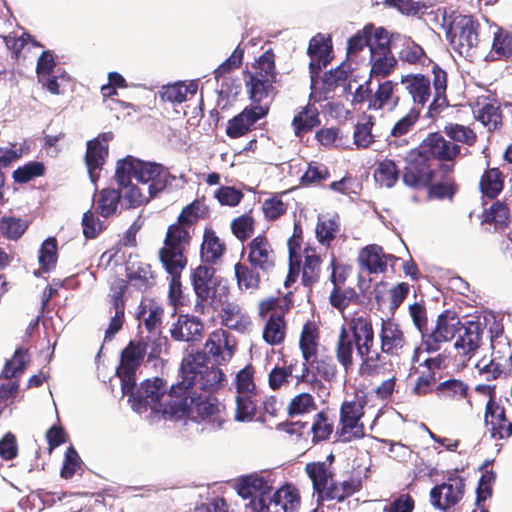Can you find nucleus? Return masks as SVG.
Returning a JSON list of instances; mask_svg holds the SVG:
<instances>
[{"instance_id": "f257e3e1", "label": "nucleus", "mask_w": 512, "mask_h": 512, "mask_svg": "<svg viewBox=\"0 0 512 512\" xmlns=\"http://www.w3.org/2000/svg\"><path fill=\"white\" fill-rule=\"evenodd\" d=\"M202 359L200 353L189 354L181 363L179 379L172 385L169 392L161 378L147 379L141 387L133 391L134 387L127 393L130 394L129 402L131 408L138 414L148 409L154 418L173 419L172 411L177 409L183 393L195 379L199 377L202 387H214L218 383L220 373L216 370H199Z\"/></svg>"}, {"instance_id": "f03ea898", "label": "nucleus", "mask_w": 512, "mask_h": 512, "mask_svg": "<svg viewBox=\"0 0 512 512\" xmlns=\"http://www.w3.org/2000/svg\"><path fill=\"white\" fill-rule=\"evenodd\" d=\"M202 359L200 369L203 371L216 370L220 373L218 383L214 387H202L200 379L197 377L195 383L191 384L181 396V400L176 410L172 411L173 420H192L195 422H205L211 429H219L225 422L224 407L212 399L202 397L199 391L213 392L219 389L224 381L225 375L219 367L208 366L205 363V356L200 354Z\"/></svg>"}, {"instance_id": "7ed1b4c3", "label": "nucleus", "mask_w": 512, "mask_h": 512, "mask_svg": "<svg viewBox=\"0 0 512 512\" xmlns=\"http://www.w3.org/2000/svg\"><path fill=\"white\" fill-rule=\"evenodd\" d=\"M374 344V330L370 317L365 313L344 316L335 347L338 362L348 371L353 366L354 347L356 356L367 360Z\"/></svg>"}, {"instance_id": "20e7f679", "label": "nucleus", "mask_w": 512, "mask_h": 512, "mask_svg": "<svg viewBox=\"0 0 512 512\" xmlns=\"http://www.w3.org/2000/svg\"><path fill=\"white\" fill-rule=\"evenodd\" d=\"M275 53L266 50L253 63L251 70L243 72L246 92L251 104L269 105L276 92L274 84L277 81Z\"/></svg>"}, {"instance_id": "39448f33", "label": "nucleus", "mask_w": 512, "mask_h": 512, "mask_svg": "<svg viewBox=\"0 0 512 512\" xmlns=\"http://www.w3.org/2000/svg\"><path fill=\"white\" fill-rule=\"evenodd\" d=\"M487 320H491L489 333L492 355L490 359L482 358L473 362V366L480 375L489 380L512 369V349L508 337L504 334L503 325L495 315L487 314Z\"/></svg>"}, {"instance_id": "423d86ee", "label": "nucleus", "mask_w": 512, "mask_h": 512, "mask_svg": "<svg viewBox=\"0 0 512 512\" xmlns=\"http://www.w3.org/2000/svg\"><path fill=\"white\" fill-rule=\"evenodd\" d=\"M481 25L473 15H456L450 22L448 37L461 56L473 57L480 44Z\"/></svg>"}, {"instance_id": "0eeeda50", "label": "nucleus", "mask_w": 512, "mask_h": 512, "mask_svg": "<svg viewBox=\"0 0 512 512\" xmlns=\"http://www.w3.org/2000/svg\"><path fill=\"white\" fill-rule=\"evenodd\" d=\"M192 238L187 226H169L164 240V246L159 250V259L165 269L174 273L183 270L187 264L184 255L185 248Z\"/></svg>"}, {"instance_id": "6e6552de", "label": "nucleus", "mask_w": 512, "mask_h": 512, "mask_svg": "<svg viewBox=\"0 0 512 512\" xmlns=\"http://www.w3.org/2000/svg\"><path fill=\"white\" fill-rule=\"evenodd\" d=\"M273 483L271 474H250L239 480L237 491L243 499L250 500L247 506L251 512H265L269 510L268 502L271 500Z\"/></svg>"}, {"instance_id": "1a4fd4ad", "label": "nucleus", "mask_w": 512, "mask_h": 512, "mask_svg": "<svg viewBox=\"0 0 512 512\" xmlns=\"http://www.w3.org/2000/svg\"><path fill=\"white\" fill-rule=\"evenodd\" d=\"M417 148L429 160H438L440 162V170L443 173L453 172V163L461 151L459 145L445 139L440 132L428 133Z\"/></svg>"}, {"instance_id": "9d476101", "label": "nucleus", "mask_w": 512, "mask_h": 512, "mask_svg": "<svg viewBox=\"0 0 512 512\" xmlns=\"http://www.w3.org/2000/svg\"><path fill=\"white\" fill-rule=\"evenodd\" d=\"M402 174L404 184L413 189H425L433 181L435 170L429 160L418 148L411 149L404 157Z\"/></svg>"}, {"instance_id": "9b49d317", "label": "nucleus", "mask_w": 512, "mask_h": 512, "mask_svg": "<svg viewBox=\"0 0 512 512\" xmlns=\"http://www.w3.org/2000/svg\"><path fill=\"white\" fill-rule=\"evenodd\" d=\"M236 347V339L231 333L217 329L208 335L202 355L205 356V363L208 366L217 367L231 361Z\"/></svg>"}, {"instance_id": "f8f14e48", "label": "nucleus", "mask_w": 512, "mask_h": 512, "mask_svg": "<svg viewBox=\"0 0 512 512\" xmlns=\"http://www.w3.org/2000/svg\"><path fill=\"white\" fill-rule=\"evenodd\" d=\"M491 320L486 321V315L483 320L477 317L474 320L466 321L461 324L458 331V338L454 344L457 356L463 357L464 360L474 362L473 357L476 355L482 340V334L486 325L490 326Z\"/></svg>"}, {"instance_id": "ddd939ff", "label": "nucleus", "mask_w": 512, "mask_h": 512, "mask_svg": "<svg viewBox=\"0 0 512 512\" xmlns=\"http://www.w3.org/2000/svg\"><path fill=\"white\" fill-rule=\"evenodd\" d=\"M365 400L356 397L351 401H345L340 411V437L344 442L359 439L364 436V427L360 419L364 414Z\"/></svg>"}, {"instance_id": "4468645a", "label": "nucleus", "mask_w": 512, "mask_h": 512, "mask_svg": "<svg viewBox=\"0 0 512 512\" xmlns=\"http://www.w3.org/2000/svg\"><path fill=\"white\" fill-rule=\"evenodd\" d=\"M269 110V105L250 104L246 106L239 114L228 120L226 135L231 139L245 136L256 129L257 122L265 118Z\"/></svg>"}, {"instance_id": "2eb2a0df", "label": "nucleus", "mask_w": 512, "mask_h": 512, "mask_svg": "<svg viewBox=\"0 0 512 512\" xmlns=\"http://www.w3.org/2000/svg\"><path fill=\"white\" fill-rule=\"evenodd\" d=\"M461 324L460 319L454 313L445 312L440 314L432 332L426 336L423 335L422 347L427 352L438 351L443 343L454 338Z\"/></svg>"}, {"instance_id": "dca6fc26", "label": "nucleus", "mask_w": 512, "mask_h": 512, "mask_svg": "<svg viewBox=\"0 0 512 512\" xmlns=\"http://www.w3.org/2000/svg\"><path fill=\"white\" fill-rule=\"evenodd\" d=\"M145 356V348L137 341H131L121 354V362L117 375L121 379L123 394H127L135 386V372Z\"/></svg>"}, {"instance_id": "f3484780", "label": "nucleus", "mask_w": 512, "mask_h": 512, "mask_svg": "<svg viewBox=\"0 0 512 512\" xmlns=\"http://www.w3.org/2000/svg\"><path fill=\"white\" fill-rule=\"evenodd\" d=\"M191 281L197 297L194 310L205 314L209 310L212 289L216 284L214 269L205 265L198 266L191 274Z\"/></svg>"}, {"instance_id": "a211bd4d", "label": "nucleus", "mask_w": 512, "mask_h": 512, "mask_svg": "<svg viewBox=\"0 0 512 512\" xmlns=\"http://www.w3.org/2000/svg\"><path fill=\"white\" fill-rule=\"evenodd\" d=\"M307 55L310 57L309 71L311 78L318 77L322 68L330 64L333 59V42L330 35L317 33L308 44Z\"/></svg>"}, {"instance_id": "6ab92c4d", "label": "nucleus", "mask_w": 512, "mask_h": 512, "mask_svg": "<svg viewBox=\"0 0 512 512\" xmlns=\"http://www.w3.org/2000/svg\"><path fill=\"white\" fill-rule=\"evenodd\" d=\"M135 179L139 182L147 184L148 192L151 196L161 192L168 186H171L176 177L171 175L167 168L158 163L139 161V166Z\"/></svg>"}, {"instance_id": "aec40b11", "label": "nucleus", "mask_w": 512, "mask_h": 512, "mask_svg": "<svg viewBox=\"0 0 512 512\" xmlns=\"http://www.w3.org/2000/svg\"><path fill=\"white\" fill-rule=\"evenodd\" d=\"M113 139L112 132L100 133L96 138L87 142V149L85 153V163L93 182H96L99 173L109 155L108 143Z\"/></svg>"}, {"instance_id": "412c9836", "label": "nucleus", "mask_w": 512, "mask_h": 512, "mask_svg": "<svg viewBox=\"0 0 512 512\" xmlns=\"http://www.w3.org/2000/svg\"><path fill=\"white\" fill-rule=\"evenodd\" d=\"M465 482L461 477H450L447 482L435 486L430 491L431 503L440 510L456 505L464 496Z\"/></svg>"}, {"instance_id": "4be33fe9", "label": "nucleus", "mask_w": 512, "mask_h": 512, "mask_svg": "<svg viewBox=\"0 0 512 512\" xmlns=\"http://www.w3.org/2000/svg\"><path fill=\"white\" fill-rule=\"evenodd\" d=\"M248 262L252 268L269 274L275 267L276 255L265 236L255 237L247 246Z\"/></svg>"}, {"instance_id": "5701e85b", "label": "nucleus", "mask_w": 512, "mask_h": 512, "mask_svg": "<svg viewBox=\"0 0 512 512\" xmlns=\"http://www.w3.org/2000/svg\"><path fill=\"white\" fill-rule=\"evenodd\" d=\"M485 425L493 439H505L512 435V421L507 418L504 407L492 398L486 404Z\"/></svg>"}, {"instance_id": "b1692460", "label": "nucleus", "mask_w": 512, "mask_h": 512, "mask_svg": "<svg viewBox=\"0 0 512 512\" xmlns=\"http://www.w3.org/2000/svg\"><path fill=\"white\" fill-rule=\"evenodd\" d=\"M394 259L393 255L384 253L381 246L371 244L360 250L357 262L362 271L368 274H381L386 272L388 262Z\"/></svg>"}, {"instance_id": "393cba45", "label": "nucleus", "mask_w": 512, "mask_h": 512, "mask_svg": "<svg viewBox=\"0 0 512 512\" xmlns=\"http://www.w3.org/2000/svg\"><path fill=\"white\" fill-rule=\"evenodd\" d=\"M400 83L404 85L405 90L411 96L413 107L421 110L426 106L432 95L429 77L421 73H410L402 75Z\"/></svg>"}, {"instance_id": "a878e982", "label": "nucleus", "mask_w": 512, "mask_h": 512, "mask_svg": "<svg viewBox=\"0 0 512 512\" xmlns=\"http://www.w3.org/2000/svg\"><path fill=\"white\" fill-rule=\"evenodd\" d=\"M434 96L428 107L429 117H434L449 106L447 98L448 75L437 63L432 65Z\"/></svg>"}, {"instance_id": "bb28decb", "label": "nucleus", "mask_w": 512, "mask_h": 512, "mask_svg": "<svg viewBox=\"0 0 512 512\" xmlns=\"http://www.w3.org/2000/svg\"><path fill=\"white\" fill-rule=\"evenodd\" d=\"M380 341L382 352L390 355L400 354L406 345L403 331L391 320H382Z\"/></svg>"}, {"instance_id": "cd10ccee", "label": "nucleus", "mask_w": 512, "mask_h": 512, "mask_svg": "<svg viewBox=\"0 0 512 512\" xmlns=\"http://www.w3.org/2000/svg\"><path fill=\"white\" fill-rule=\"evenodd\" d=\"M398 83L392 80H386L378 85L377 90L370 97L368 109L382 110L396 108L400 102V96L397 94Z\"/></svg>"}, {"instance_id": "c85d7f7f", "label": "nucleus", "mask_w": 512, "mask_h": 512, "mask_svg": "<svg viewBox=\"0 0 512 512\" xmlns=\"http://www.w3.org/2000/svg\"><path fill=\"white\" fill-rule=\"evenodd\" d=\"M202 322L195 316L179 315L177 321L170 328V335L176 341H194L201 336Z\"/></svg>"}, {"instance_id": "c756f323", "label": "nucleus", "mask_w": 512, "mask_h": 512, "mask_svg": "<svg viewBox=\"0 0 512 512\" xmlns=\"http://www.w3.org/2000/svg\"><path fill=\"white\" fill-rule=\"evenodd\" d=\"M395 39L400 43L398 57L402 62L410 65H425L427 63H433V61L427 56L423 47L416 43L411 37L400 36L397 34Z\"/></svg>"}, {"instance_id": "7c9ffc66", "label": "nucleus", "mask_w": 512, "mask_h": 512, "mask_svg": "<svg viewBox=\"0 0 512 512\" xmlns=\"http://www.w3.org/2000/svg\"><path fill=\"white\" fill-rule=\"evenodd\" d=\"M321 124L320 114L315 105L307 104L294 115L291 126L296 137L310 133Z\"/></svg>"}, {"instance_id": "2f4dec72", "label": "nucleus", "mask_w": 512, "mask_h": 512, "mask_svg": "<svg viewBox=\"0 0 512 512\" xmlns=\"http://www.w3.org/2000/svg\"><path fill=\"white\" fill-rule=\"evenodd\" d=\"M268 505L269 510L273 508L279 509V512H294L300 505V496L294 486L285 484L275 492L272 491Z\"/></svg>"}, {"instance_id": "473e14b6", "label": "nucleus", "mask_w": 512, "mask_h": 512, "mask_svg": "<svg viewBox=\"0 0 512 512\" xmlns=\"http://www.w3.org/2000/svg\"><path fill=\"white\" fill-rule=\"evenodd\" d=\"M163 314L164 310L158 302L145 298L138 307L137 318L149 332H152L160 326Z\"/></svg>"}, {"instance_id": "72a5a7b5", "label": "nucleus", "mask_w": 512, "mask_h": 512, "mask_svg": "<svg viewBox=\"0 0 512 512\" xmlns=\"http://www.w3.org/2000/svg\"><path fill=\"white\" fill-rule=\"evenodd\" d=\"M438 391L445 400L449 401H464L463 410L470 412L472 403L467 398L468 386L461 380L451 379L439 384Z\"/></svg>"}, {"instance_id": "f704fd0d", "label": "nucleus", "mask_w": 512, "mask_h": 512, "mask_svg": "<svg viewBox=\"0 0 512 512\" xmlns=\"http://www.w3.org/2000/svg\"><path fill=\"white\" fill-rule=\"evenodd\" d=\"M197 90V81H190L188 84L176 82L164 85L159 94L163 101L180 104L187 101L188 95L194 96Z\"/></svg>"}, {"instance_id": "c9c22d12", "label": "nucleus", "mask_w": 512, "mask_h": 512, "mask_svg": "<svg viewBox=\"0 0 512 512\" xmlns=\"http://www.w3.org/2000/svg\"><path fill=\"white\" fill-rule=\"evenodd\" d=\"M221 320L226 327L239 331L246 329L250 325V318L242 311L238 304L232 302L223 303Z\"/></svg>"}, {"instance_id": "e433bc0d", "label": "nucleus", "mask_w": 512, "mask_h": 512, "mask_svg": "<svg viewBox=\"0 0 512 512\" xmlns=\"http://www.w3.org/2000/svg\"><path fill=\"white\" fill-rule=\"evenodd\" d=\"M225 245L212 229H205L201 245V258L207 263H216L223 255Z\"/></svg>"}, {"instance_id": "4c0bfd02", "label": "nucleus", "mask_w": 512, "mask_h": 512, "mask_svg": "<svg viewBox=\"0 0 512 512\" xmlns=\"http://www.w3.org/2000/svg\"><path fill=\"white\" fill-rule=\"evenodd\" d=\"M301 232V226H294V233L287 242L289 250V272L284 282L286 287H289L291 284H293L299 275L300 260L298 251L300 250Z\"/></svg>"}, {"instance_id": "58836bf2", "label": "nucleus", "mask_w": 512, "mask_h": 512, "mask_svg": "<svg viewBox=\"0 0 512 512\" xmlns=\"http://www.w3.org/2000/svg\"><path fill=\"white\" fill-rule=\"evenodd\" d=\"M374 179L381 187L392 188L398 182L400 169L392 159H383L376 164Z\"/></svg>"}, {"instance_id": "ea45409f", "label": "nucleus", "mask_w": 512, "mask_h": 512, "mask_svg": "<svg viewBox=\"0 0 512 512\" xmlns=\"http://www.w3.org/2000/svg\"><path fill=\"white\" fill-rule=\"evenodd\" d=\"M482 194L489 199H496L504 187V178L498 168H489L481 176L479 182Z\"/></svg>"}, {"instance_id": "a19ab883", "label": "nucleus", "mask_w": 512, "mask_h": 512, "mask_svg": "<svg viewBox=\"0 0 512 512\" xmlns=\"http://www.w3.org/2000/svg\"><path fill=\"white\" fill-rule=\"evenodd\" d=\"M237 286L240 291L253 293L260 285V274L252 266L243 263H236L234 266Z\"/></svg>"}, {"instance_id": "79ce46f5", "label": "nucleus", "mask_w": 512, "mask_h": 512, "mask_svg": "<svg viewBox=\"0 0 512 512\" xmlns=\"http://www.w3.org/2000/svg\"><path fill=\"white\" fill-rule=\"evenodd\" d=\"M118 290H115L112 295V305L115 309V314L111 318L108 328L105 332V338H112L121 328L124 322V300L123 292L125 285L120 282Z\"/></svg>"}, {"instance_id": "37998d69", "label": "nucleus", "mask_w": 512, "mask_h": 512, "mask_svg": "<svg viewBox=\"0 0 512 512\" xmlns=\"http://www.w3.org/2000/svg\"><path fill=\"white\" fill-rule=\"evenodd\" d=\"M445 176L441 181L436 183L430 182L429 186L426 187L427 194L429 198L443 200L449 199L452 200L455 194L458 191V184L455 181V178L450 173H444Z\"/></svg>"}, {"instance_id": "c03bdc74", "label": "nucleus", "mask_w": 512, "mask_h": 512, "mask_svg": "<svg viewBox=\"0 0 512 512\" xmlns=\"http://www.w3.org/2000/svg\"><path fill=\"white\" fill-rule=\"evenodd\" d=\"M375 125V118L372 115L364 114L361 121L354 127L353 141L357 148L367 149L375 141L372 128Z\"/></svg>"}, {"instance_id": "a18cd8bd", "label": "nucleus", "mask_w": 512, "mask_h": 512, "mask_svg": "<svg viewBox=\"0 0 512 512\" xmlns=\"http://www.w3.org/2000/svg\"><path fill=\"white\" fill-rule=\"evenodd\" d=\"M306 471L313 483L314 491L317 493V499L322 495L333 479L324 463H310L306 466Z\"/></svg>"}, {"instance_id": "49530a36", "label": "nucleus", "mask_w": 512, "mask_h": 512, "mask_svg": "<svg viewBox=\"0 0 512 512\" xmlns=\"http://www.w3.org/2000/svg\"><path fill=\"white\" fill-rule=\"evenodd\" d=\"M121 199L119 190L108 188L100 191L96 201L95 211L99 215L108 218L116 213Z\"/></svg>"}, {"instance_id": "de8ad7c7", "label": "nucleus", "mask_w": 512, "mask_h": 512, "mask_svg": "<svg viewBox=\"0 0 512 512\" xmlns=\"http://www.w3.org/2000/svg\"><path fill=\"white\" fill-rule=\"evenodd\" d=\"M57 240L54 237H48L41 245L39 250L38 261L40 269L35 271L34 274L39 276L40 271L50 272L57 263Z\"/></svg>"}, {"instance_id": "09e8293b", "label": "nucleus", "mask_w": 512, "mask_h": 512, "mask_svg": "<svg viewBox=\"0 0 512 512\" xmlns=\"http://www.w3.org/2000/svg\"><path fill=\"white\" fill-rule=\"evenodd\" d=\"M397 63L398 60L393 55L392 51H389L387 54L385 52L379 55H370V73L376 77H387L394 71Z\"/></svg>"}, {"instance_id": "8fccbe9b", "label": "nucleus", "mask_w": 512, "mask_h": 512, "mask_svg": "<svg viewBox=\"0 0 512 512\" xmlns=\"http://www.w3.org/2000/svg\"><path fill=\"white\" fill-rule=\"evenodd\" d=\"M209 217V209L204 202L196 199L186 205L178 216L177 224H195Z\"/></svg>"}, {"instance_id": "3c124183", "label": "nucleus", "mask_w": 512, "mask_h": 512, "mask_svg": "<svg viewBox=\"0 0 512 512\" xmlns=\"http://www.w3.org/2000/svg\"><path fill=\"white\" fill-rule=\"evenodd\" d=\"M139 161L130 155L117 161L115 178L119 186L128 187L130 185L131 178L136 177Z\"/></svg>"}, {"instance_id": "603ef678", "label": "nucleus", "mask_w": 512, "mask_h": 512, "mask_svg": "<svg viewBox=\"0 0 512 512\" xmlns=\"http://www.w3.org/2000/svg\"><path fill=\"white\" fill-rule=\"evenodd\" d=\"M45 172L46 168L43 162L29 161L15 169L12 178L15 183L25 184L35 178L44 176Z\"/></svg>"}, {"instance_id": "864d4df0", "label": "nucleus", "mask_w": 512, "mask_h": 512, "mask_svg": "<svg viewBox=\"0 0 512 512\" xmlns=\"http://www.w3.org/2000/svg\"><path fill=\"white\" fill-rule=\"evenodd\" d=\"M330 178V171L327 166L318 162H310L304 174L300 178L303 186L322 185Z\"/></svg>"}, {"instance_id": "5fc2aeb1", "label": "nucleus", "mask_w": 512, "mask_h": 512, "mask_svg": "<svg viewBox=\"0 0 512 512\" xmlns=\"http://www.w3.org/2000/svg\"><path fill=\"white\" fill-rule=\"evenodd\" d=\"M421 117V111L417 107H412L403 117L398 119L393 125L390 136L404 137L407 136L416 126Z\"/></svg>"}, {"instance_id": "6e6d98bb", "label": "nucleus", "mask_w": 512, "mask_h": 512, "mask_svg": "<svg viewBox=\"0 0 512 512\" xmlns=\"http://www.w3.org/2000/svg\"><path fill=\"white\" fill-rule=\"evenodd\" d=\"M320 263V257L315 253V250L307 248L305 250V261L302 270V282L304 285H311L318 279Z\"/></svg>"}, {"instance_id": "4d7b16f0", "label": "nucleus", "mask_w": 512, "mask_h": 512, "mask_svg": "<svg viewBox=\"0 0 512 512\" xmlns=\"http://www.w3.org/2000/svg\"><path fill=\"white\" fill-rule=\"evenodd\" d=\"M264 340L270 345L280 344L285 338V323L281 316L272 315L267 321L264 331Z\"/></svg>"}, {"instance_id": "13d9d810", "label": "nucleus", "mask_w": 512, "mask_h": 512, "mask_svg": "<svg viewBox=\"0 0 512 512\" xmlns=\"http://www.w3.org/2000/svg\"><path fill=\"white\" fill-rule=\"evenodd\" d=\"M511 221L510 209L503 201H495L484 210V219L481 224H509Z\"/></svg>"}, {"instance_id": "bf43d9fd", "label": "nucleus", "mask_w": 512, "mask_h": 512, "mask_svg": "<svg viewBox=\"0 0 512 512\" xmlns=\"http://www.w3.org/2000/svg\"><path fill=\"white\" fill-rule=\"evenodd\" d=\"M394 35H390L384 27H375L369 44L370 55L386 54L391 51L392 39Z\"/></svg>"}, {"instance_id": "052dcab7", "label": "nucleus", "mask_w": 512, "mask_h": 512, "mask_svg": "<svg viewBox=\"0 0 512 512\" xmlns=\"http://www.w3.org/2000/svg\"><path fill=\"white\" fill-rule=\"evenodd\" d=\"M374 25L366 24L361 30H358L347 42V54L357 55L365 47H369Z\"/></svg>"}, {"instance_id": "680f3d73", "label": "nucleus", "mask_w": 512, "mask_h": 512, "mask_svg": "<svg viewBox=\"0 0 512 512\" xmlns=\"http://www.w3.org/2000/svg\"><path fill=\"white\" fill-rule=\"evenodd\" d=\"M445 134L455 142L473 146L477 141L476 133L468 126L449 123L444 127Z\"/></svg>"}, {"instance_id": "e2e57ef3", "label": "nucleus", "mask_w": 512, "mask_h": 512, "mask_svg": "<svg viewBox=\"0 0 512 512\" xmlns=\"http://www.w3.org/2000/svg\"><path fill=\"white\" fill-rule=\"evenodd\" d=\"M256 395H236L235 420L238 422H249L256 412Z\"/></svg>"}, {"instance_id": "0e129e2a", "label": "nucleus", "mask_w": 512, "mask_h": 512, "mask_svg": "<svg viewBox=\"0 0 512 512\" xmlns=\"http://www.w3.org/2000/svg\"><path fill=\"white\" fill-rule=\"evenodd\" d=\"M316 338L315 328L311 324H305L301 333L299 346L306 362H309L316 355Z\"/></svg>"}, {"instance_id": "69168bd1", "label": "nucleus", "mask_w": 512, "mask_h": 512, "mask_svg": "<svg viewBox=\"0 0 512 512\" xmlns=\"http://www.w3.org/2000/svg\"><path fill=\"white\" fill-rule=\"evenodd\" d=\"M29 361L27 351L18 349L15 351L13 357L6 362L5 367L1 373V377L11 379L22 374Z\"/></svg>"}, {"instance_id": "338daca9", "label": "nucleus", "mask_w": 512, "mask_h": 512, "mask_svg": "<svg viewBox=\"0 0 512 512\" xmlns=\"http://www.w3.org/2000/svg\"><path fill=\"white\" fill-rule=\"evenodd\" d=\"M492 52L497 59H508L512 56V34L499 30L494 34Z\"/></svg>"}, {"instance_id": "774afa93", "label": "nucleus", "mask_w": 512, "mask_h": 512, "mask_svg": "<svg viewBox=\"0 0 512 512\" xmlns=\"http://www.w3.org/2000/svg\"><path fill=\"white\" fill-rule=\"evenodd\" d=\"M316 408L314 398L310 393L303 392L295 395L289 402L287 410L290 416L309 413Z\"/></svg>"}]
</instances>
